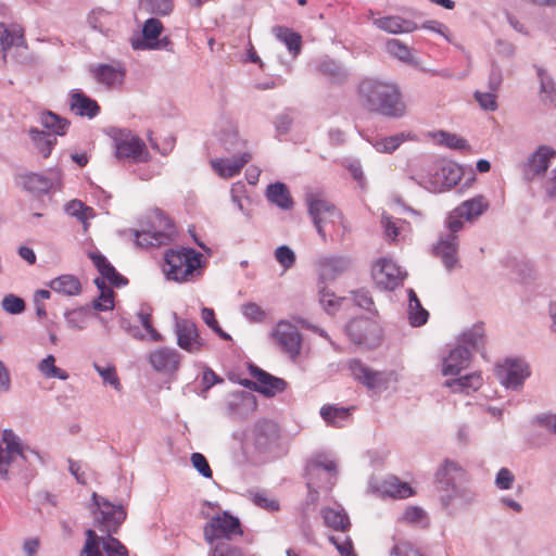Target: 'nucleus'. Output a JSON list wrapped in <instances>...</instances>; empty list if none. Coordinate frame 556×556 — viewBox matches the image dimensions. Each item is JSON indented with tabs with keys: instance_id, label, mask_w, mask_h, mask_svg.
Wrapping results in <instances>:
<instances>
[{
	"instance_id": "obj_9",
	"label": "nucleus",
	"mask_w": 556,
	"mask_h": 556,
	"mask_svg": "<svg viewBox=\"0 0 556 556\" xmlns=\"http://www.w3.org/2000/svg\"><path fill=\"white\" fill-rule=\"evenodd\" d=\"M164 30L163 23L155 18L150 17L146 20L142 25L141 36H134L130 38V46L136 51L146 50H163L174 52V42L168 36L161 37Z\"/></svg>"
},
{
	"instance_id": "obj_43",
	"label": "nucleus",
	"mask_w": 556,
	"mask_h": 556,
	"mask_svg": "<svg viewBox=\"0 0 556 556\" xmlns=\"http://www.w3.org/2000/svg\"><path fill=\"white\" fill-rule=\"evenodd\" d=\"M28 134L39 153L45 159L49 157L58 142L56 137L38 128H30Z\"/></svg>"
},
{
	"instance_id": "obj_54",
	"label": "nucleus",
	"mask_w": 556,
	"mask_h": 556,
	"mask_svg": "<svg viewBox=\"0 0 556 556\" xmlns=\"http://www.w3.org/2000/svg\"><path fill=\"white\" fill-rule=\"evenodd\" d=\"M80 556H106L102 553V541L100 536L91 529L86 531V542L80 552Z\"/></svg>"
},
{
	"instance_id": "obj_7",
	"label": "nucleus",
	"mask_w": 556,
	"mask_h": 556,
	"mask_svg": "<svg viewBox=\"0 0 556 556\" xmlns=\"http://www.w3.org/2000/svg\"><path fill=\"white\" fill-rule=\"evenodd\" d=\"M337 464L328 458L326 454H317L312 457L305 466L306 485L309 492L316 489L329 490L333 486L337 479Z\"/></svg>"
},
{
	"instance_id": "obj_32",
	"label": "nucleus",
	"mask_w": 556,
	"mask_h": 556,
	"mask_svg": "<svg viewBox=\"0 0 556 556\" xmlns=\"http://www.w3.org/2000/svg\"><path fill=\"white\" fill-rule=\"evenodd\" d=\"M353 407H340L337 405L325 404L320 408V417L327 426L341 428L351 419Z\"/></svg>"
},
{
	"instance_id": "obj_1",
	"label": "nucleus",
	"mask_w": 556,
	"mask_h": 556,
	"mask_svg": "<svg viewBox=\"0 0 556 556\" xmlns=\"http://www.w3.org/2000/svg\"><path fill=\"white\" fill-rule=\"evenodd\" d=\"M43 463L39 452L25 444L12 430L4 429L0 439V479L27 485L36 475L35 463Z\"/></svg>"
},
{
	"instance_id": "obj_2",
	"label": "nucleus",
	"mask_w": 556,
	"mask_h": 556,
	"mask_svg": "<svg viewBox=\"0 0 556 556\" xmlns=\"http://www.w3.org/2000/svg\"><path fill=\"white\" fill-rule=\"evenodd\" d=\"M442 508L451 516L468 509L477 501V492L462 482L466 470L456 462L445 459L434 473Z\"/></svg>"
},
{
	"instance_id": "obj_30",
	"label": "nucleus",
	"mask_w": 556,
	"mask_h": 556,
	"mask_svg": "<svg viewBox=\"0 0 556 556\" xmlns=\"http://www.w3.org/2000/svg\"><path fill=\"white\" fill-rule=\"evenodd\" d=\"M251 157L252 156L249 152H243L237 156L217 159L212 162V166L220 177L231 178L240 173L241 168L251 160Z\"/></svg>"
},
{
	"instance_id": "obj_27",
	"label": "nucleus",
	"mask_w": 556,
	"mask_h": 556,
	"mask_svg": "<svg viewBox=\"0 0 556 556\" xmlns=\"http://www.w3.org/2000/svg\"><path fill=\"white\" fill-rule=\"evenodd\" d=\"M70 109L81 117L94 118L100 113L98 102L80 89H72L68 94Z\"/></svg>"
},
{
	"instance_id": "obj_62",
	"label": "nucleus",
	"mask_w": 556,
	"mask_h": 556,
	"mask_svg": "<svg viewBox=\"0 0 556 556\" xmlns=\"http://www.w3.org/2000/svg\"><path fill=\"white\" fill-rule=\"evenodd\" d=\"M531 424L533 426L543 428L546 431H548L549 433L556 435V414L555 413L546 412V413L538 414L531 419Z\"/></svg>"
},
{
	"instance_id": "obj_29",
	"label": "nucleus",
	"mask_w": 556,
	"mask_h": 556,
	"mask_svg": "<svg viewBox=\"0 0 556 556\" xmlns=\"http://www.w3.org/2000/svg\"><path fill=\"white\" fill-rule=\"evenodd\" d=\"M471 351L468 348L458 345L450 351L442 364L443 376H457L469 366Z\"/></svg>"
},
{
	"instance_id": "obj_17",
	"label": "nucleus",
	"mask_w": 556,
	"mask_h": 556,
	"mask_svg": "<svg viewBox=\"0 0 556 556\" xmlns=\"http://www.w3.org/2000/svg\"><path fill=\"white\" fill-rule=\"evenodd\" d=\"M174 319L178 346L192 354L199 353L205 346V341L200 337L195 323L179 318L177 314H174Z\"/></svg>"
},
{
	"instance_id": "obj_33",
	"label": "nucleus",
	"mask_w": 556,
	"mask_h": 556,
	"mask_svg": "<svg viewBox=\"0 0 556 556\" xmlns=\"http://www.w3.org/2000/svg\"><path fill=\"white\" fill-rule=\"evenodd\" d=\"M489 208V202L483 195H477L464 201L456 207L458 216H463L466 222H473Z\"/></svg>"
},
{
	"instance_id": "obj_24",
	"label": "nucleus",
	"mask_w": 556,
	"mask_h": 556,
	"mask_svg": "<svg viewBox=\"0 0 556 556\" xmlns=\"http://www.w3.org/2000/svg\"><path fill=\"white\" fill-rule=\"evenodd\" d=\"M274 336L286 352L295 358L301 350V336L298 329L288 321H279Z\"/></svg>"
},
{
	"instance_id": "obj_49",
	"label": "nucleus",
	"mask_w": 556,
	"mask_h": 556,
	"mask_svg": "<svg viewBox=\"0 0 556 556\" xmlns=\"http://www.w3.org/2000/svg\"><path fill=\"white\" fill-rule=\"evenodd\" d=\"M40 122L42 124V126L49 130H51L53 134L52 135H59V136H62V135H65L68 126H70V122L65 118H62L60 117L59 115L48 111L46 113H43L40 117Z\"/></svg>"
},
{
	"instance_id": "obj_50",
	"label": "nucleus",
	"mask_w": 556,
	"mask_h": 556,
	"mask_svg": "<svg viewBox=\"0 0 556 556\" xmlns=\"http://www.w3.org/2000/svg\"><path fill=\"white\" fill-rule=\"evenodd\" d=\"M139 8L152 15H168L174 9L173 0H139Z\"/></svg>"
},
{
	"instance_id": "obj_47",
	"label": "nucleus",
	"mask_w": 556,
	"mask_h": 556,
	"mask_svg": "<svg viewBox=\"0 0 556 556\" xmlns=\"http://www.w3.org/2000/svg\"><path fill=\"white\" fill-rule=\"evenodd\" d=\"M318 71L332 81L340 83L346 78V72L337 61L326 58L320 60Z\"/></svg>"
},
{
	"instance_id": "obj_37",
	"label": "nucleus",
	"mask_w": 556,
	"mask_h": 556,
	"mask_svg": "<svg viewBox=\"0 0 556 556\" xmlns=\"http://www.w3.org/2000/svg\"><path fill=\"white\" fill-rule=\"evenodd\" d=\"M48 286L54 292L66 296H75L81 292V283L79 279L70 274L61 275L52 279Z\"/></svg>"
},
{
	"instance_id": "obj_42",
	"label": "nucleus",
	"mask_w": 556,
	"mask_h": 556,
	"mask_svg": "<svg viewBox=\"0 0 556 556\" xmlns=\"http://www.w3.org/2000/svg\"><path fill=\"white\" fill-rule=\"evenodd\" d=\"M371 327L372 323L368 318H353L345 326V332L352 342L363 344L366 342L367 333Z\"/></svg>"
},
{
	"instance_id": "obj_20",
	"label": "nucleus",
	"mask_w": 556,
	"mask_h": 556,
	"mask_svg": "<svg viewBox=\"0 0 556 556\" xmlns=\"http://www.w3.org/2000/svg\"><path fill=\"white\" fill-rule=\"evenodd\" d=\"M151 367L159 374L173 376L180 366L181 355L173 348H157L148 355Z\"/></svg>"
},
{
	"instance_id": "obj_5",
	"label": "nucleus",
	"mask_w": 556,
	"mask_h": 556,
	"mask_svg": "<svg viewBox=\"0 0 556 556\" xmlns=\"http://www.w3.org/2000/svg\"><path fill=\"white\" fill-rule=\"evenodd\" d=\"M460 167L445 160L433 161L428 166V175L419 179L412 177L416 182L431 192H442L457 185L460 180Z\"/></svg>"
},
{
	"instance_id": "obj_28",
	"label": "nucleus",
	"mask_w": 556,
	"mask_h": 556,
	"mask_svg": "<svg viewBox=\"0 0 556 556\" xmlns=\"http://www.w3.org/2000/svg\"><path fill=\"white\" fill-rule=\"evenodd\" d=\"M88 257L92 261L102 278L108 280L113 287L122 288L128 285V279L121 275L99 251L88 252Z\"/></svg>"
},
{
	"instance_id": "obj_64",
	"label": "nucleus",
	"mask_w": 556,
	"mask_h": 556,
	"mask_svg": "<svg viewBox=\"0 0 556 556\" xmlns=\"http://www.w3.org/2000/svg\"><path fill=\"white\" fill-rule=\"evenodd\" d=\"M328 540L332 545H334L341 556H356L352 539L349 535L344 536V539L336 535H329Z\"/></svg>"
},
{
	"instance_id": "obj_15",
	"label": "nucleus",
	"mask_w": 556,
	"mask_h": 556,
	"mask_svg": "<svg viewBox=\"0 0 556 556\" xmlns=\"http://www.w3.org/2000/svg\"><path fill=\"white\" fill-rule=\"evenodd\" d=\"M371 276L379 289L391 291L403 282L406 271L392 260L382 257L374 264Z\"/></svg>"
},
{
	"instance_id": "obj_56",
	"label": "nucleus",
	"mask_w": 556,
	"mask_h": 556,
	"mask_svg": "<svg viewBox=\"0 0 556 556\" xmlns=\"http://www.w3.org/2000/svg\"><path fill=\"white\" fill-rule=\"evenodd\" d=\"M100 539L102 541V549L106 556H128L127 547L118 539L112 536V534H106Z\"/></svg>"
},
{
	"instance_id": "obj_8",
	"label": "nucleus",
	"mask_w": 556,
	"mask_h": 556,
	"mask_svg": "<svg viewBox=\"0 0 556 556\" xmlns=\"http://www.w3.org/2000/svg\"><path fill=\"white\" fill-rule=\"evenodd\" d=\"M91 501L96 506L92 513L97 528L106 534L116 533L127 517L125 508L119 504L111 503L96 492L92 493Z\"/></svg>"
},
{
	"instance_id": "obj_3",
	"label": "nucleus",
	"mask_w": 556,
	"mask_h": 556,
	"mask_svg": "<svg viewBox=\"0 0 556 556\" xmlns=\"http://www.w3.org/2000/svg\"><path fill=\"white\" fill-rule=\"evenodd\" d=\"M357 93L363 106L371 113L389 118H401L406 113L402 92L394 83L366 77L361 80Z\"/></svg>"
},
{
	"instance_id": "obj_51",
	"label": "nucleus",
	"mask_w": 556,
	"mask_h": 556,
	"mask_svg": "<svg viewBox=\"0 0 556 556\" xmlns=\"http://www.w3.org/2000/svg\"><path fill=\"white\" fill-rule=\"evenodd\" d=\"M64 210L67 215L76 217L85 227L87 226L88 219L93 217V208L87 206L80 200H71L65 204Z\"/></svg>"
},
{
	"instance_id": "obj_16",
	"label": "nucleus",
	"mask_w": 556,
	"mask_h": 556,
	"mask_svg": "<svg viewBox=\"0 0 556 556\" xmlns=\"http://www.w3.org/2000/svg\"><path fill=\"white\" fill-rule=\"evenodd\" d=\"M348 367L354 379L372 392L380 393L389 386V379L384 372L372 370L357 358L349 361Z\"/></svg>"
},
{
	"instance_id": "obj_41",
	"label": "nucleus",
	"mask_w": 556,
	"mask_h": 556,
	"mask_svg": "<svg viewBox=\"0 0 556 556\" xmlns=\"http://www.w3.org/2000/svg\"><path fill=\"white\" fill-rule=\"evenodd\" d=\"M408 307L407 318L413 327L424 326L429 319V312L422 307L420 300L413 289L407 290Z\"/></svg>"
},
{
	"instance_id": "obj_4",
	"label": "nucleus",
	"mask_w": 556,
	"mask_h": 556,
	"mask_svg": "<svg viewBox=\"0 0 556 556\" xmlns=\"http://www.w3.org/2000/svg\"><path fill=\"white\" fill-rule=\"evenodd\" d=\"M164 273L168 280L190 282L202 275L203 255L193 248L168 249L164 254Z\"/></svg>"
},
{
	"instance_id": "obj_61",
	"label": "nucleus",
	"mask_w": 556,
	"mask_h": 556,
	"mask_svg": "<svg viewBox=\"0 0 556 556\" xmlns=\"http://www.w3.org/2000/svg\"><path fill=\"white\" fill-rule=\"evenodd\" d=\"M352 295L356 306L369 313H377L372 296L368 290L361 288L353 291Z\"/></svg>"
},
{
	"instance_id": "obj_21",
	"label": "nucleus",
	"mask_w": 556,
	"mask_h": 556,
	"mask_svg": "<svg viewBox=\"0 0 556 556\" xmlns=\"http://www.w3.org/2000/svg\"><path fill=\"white\" fill-rule=\"evenodd\" d=\"M279 437L278 425L269 419L258 420L251 430V440L255 448L262 452L277 445Z\"/></svg>"
},
{
	"instance_id": "obj_60",
	"label": "nucleus",
	"mask_w": 556,
	"mask_h": 556,
	"mask_svg": "<svg viewBox=\"0 0 556 556\" xmlns=\"http://www.w3.org/2000/svg\"><path fill=\"white\" fill-rule=\"evenodd\" d=\"M243 317L251 323H263L266 318L265 311L254 302H247L241 305Z\"/></svg>"
},
{
	"instance_id": "obj_38",
	"label": "nucleus",
	"mask_w": 556,
	"mask_h": 556,
	"mask_svg": "<svg viewBox=\"0 0 556 556\" xmlns=\"http://www.w3.org/2000/svg\"><path fill=\"white\" fill-rule=\"evenodd\" d=\"M483 379L480 372H471L459 378L447 379L445 387L453 392H463L469 394L477 391L482 386Z\"/></svg>"
},
{
	"instance_id": "obj_26",
	"label": "nucleus",
	"mask_w": 556,
	"mask_h": 556,
	"mask_svg": "<svg viewBox=\"0 0 556 556\" xmlns=\"http://www.w3.org/2000/svg\"><path fill=\"white\" fill-rule=\"evenodd\" d=\"M318 266L323 280H334L351 269L352 258L345 255L324 256L319 258Z\"/></svg>"
},
{
	"instance_id": "obj_22",
	"label": "nucleus",
	"mask_w": 556,
	"mask_h": 556,
	"mask_svg": "<svg viewBox=\"0 0 556 556\" xmlns=\"http://www.w3.org/2000/svg\"><path fill=\"white\" fill-rule=\"evenodd\" d=\"M256 396L250 391H237L227 400V414L232 419H244L255 412Z\"/></svg>"
},
{
	"instance_id": "obj_40",
	"label": "nucleus",
	"mask_w": 556,
	"mask_h": 556,
	"mask_svg": "<svg viewBox=\"0 0 556 556\" xmlns=\"http://www.w3.org/2000/svg\"><path fill=\"white\" fill-rule=\"evenodd\" d=\"M273 33L277 40L286 45L292 56H298L302 50V37L299 33L286 26H276Z\"/></svg>"
},
{
	"instance_id": "obj_48",
	"label": "nucleus",
	"mask_w": 556,
	"mask_h": 556,
	"mask_svg": "<svg viewBox=\"0 0 556 556\" xmlns=\"http://www.w3.org/2000/svg\"><path fill=\"white\" fill-rule=\"evenodd\" d=\"M38 370L45 378H56L60 380H67L68 374L55 366V357L52 354L47 355L37 365Z\"/></svg>"
},
{
	"instance_id": "obj_53",
	"label": "nucleus",
	"mask_w": 556,
	"mask_h": 556,
	"mask_svg": "<svg viewBox=\"0 0 556 556\" xmlns=\"http://www.w3.org/2000/svg\"><path fill=\"white\" fill-rule=\"evenodd\" d=\"M386 49L390 55L406 64L415 63L410 49L397 39L388 40L386 43Z\"/></svg>"
},
{
	"instance_id": "obj_58",
	"label": "nucleus",
	"mask_w": 556,
	"mask_h": 556,
	"mask_svg": "<svg viewBox=\"0 0 556 556\" xmlns=\"http://www.w3.org/2000/svg\"><path fill=\"white\" fill-rule=\"evenodd\" d=\"M66 325L73 330H83L86 328L87 314L83 308L70 309L64 313Z\"/></svg>"
},
{
	"instance_id": "obj_10",
	"label": "nucleus",
	"mask_w": 556,
	"mask_h": 556,
	"mask_svg": "<svg viewBox=\"0 0 556 556\" xmlns=\"http://www.w3.org/2000/svg\"><path fill=\"white\" fill-rule=\"evenodd\" d=\"M242 534L243 530L239 518L227 510L213 516L203 528L204 540L211 547L216 544V541L229 542L232 538Z\"/></svg>"
},
{
	"instance_id": "obj_23",
	"label": "nucleus",
	"mask_w": 556,
	"mask_h": 556,
	"mask_svg": "<svg viewBox=\"0 0 556 556\" xmlns=\"http://www.w3.org/2000/svg\"><path fill=\"white\" fill-rule=\"evenodd\" d=\"M118 137H114L115 156L118 160L140 161L142 154L147 152L144 142L140 138L131 136L130 132L118 130Z\"/></svg>"
},
{
	"instance_id": "obj_18",
	"label": "nucleus",
	"mask_w": 556,
	"mask_h": 556,
	"mask_svg": "<svg viewBox=\"0 0 556 556\" xmlns=\"http://www.w3.org/2000/svg\"><path fill=\"white\" fill-rule=\"evenodd\" d=\"M93 80L106 90L119 89L125 81L126 68L122 63H99L89 67Z\"/></svg>"
},
{
	"instance_id": "obj_57",
	"label": "nucleus",
	"mask_w": 556,
	"mask_h": 556,
	"mask_svg": "<svg viewBox=\"0 0 556 556\" xmlns=\"http://www.w3.org/2000/svg\"><path fill=\"white\" fill-rule=\"evenodd\" d=\"M435 138L440 144L445 146L452 150H464L468 147V143L464 138L444 130L438 131L435 134Z\"/></svg>"
},
{
	"instance_id": "obj_12",
	"label": "nucleus",
	"mask_w": 556,
	"mask_h": 556,
	"mask_svg": "<svg viewBox=\"0 0 556 556\" xmlns=\"http://www.w3.org/2000/svg\"><path fill=\"white\" fill-rule=\"evenodd\" d=\"M555 157L554 148L546 144L539 146L520 165L523 181L531 184L535 179L543 178Z\"/></svg>"
},
{
	"instance_id": "obj_14",
	"label": "nucleus",
	"mask_w": 556,
	"mask_h": 556,
	"mask_svg": "<svg viewBox=\"0 0 556 556\" xmlns=\"http://www.w3.org/2000/svg\"><path fill=\"white\" fill-rule=\"evenodd\" d=\"M249 370L254 380L244 379L242 384L250 390L256 391L267 397H271L277 393L283 392L287 388L286 380L270 375L254 364L249 366Z\"/></svg>"
},
{
	"instance_id": "obj_34",
	"label": "nucleus",
	"mask_w": 556,
	"mask_h": 556,
	"mask_svg": "<svg viewBox=\"0 0 556 556\" xmlns=\"http://www.w3.org/2000/svg\"><path fill=\"white\" fill-rule=\"evenodd\" d=\"M534 67L540 81L542 103L549 108H556V84L554 78L543 67L538 65Z\"/></svg>"
},
{
	"instance_id": "obj_31",
	"label": "nucleus",
	"mask_w": 556,
	"mask_h": 556,
	"mask_svg": "<svg viewBox=\"0 0 556 556\" xmlns=\"http://www.w3.org/2000/svg\"><path fill=\"white\" fill-rule=\"evenodd\" d=\"M0 45L4 53L12 47H26L24 28L18 24L0 23Z\"/></svg>"
},
{
	"instance_id": "obj_36",
	"label": "nucleus",
	"mask_w": 556,
	"mask_h": 556,
	"mask_svg": "<svg viewBox=\"0 0 556 556\" xmlns=\"http://www.w3.org/2000/svg\"><path fill=\"white\" fill-rule=\"evenodd\" d=\"M375 24L378 28L390 34L412 33L417 29V24L413 21L400 16H384L377 18Z\"/></svg>"
},
{
	"instance_id": "obj_46",
	"label": "nucleus",
	"mask_w": 556,
	"mask_h": 556,
	"mask_svg": "<svg viewBox=\"0 0 556 556\" xmlns=\"http://www.w3.org/2000/svg\"><path fill=\"white\" fill-rule=\"evenodd\" d=\"M409 132H399L389 137L376 139L372 142V147L380 153H392L394 152L404 141L412 139Z\"/></svg>"
},
{
	"instance_id": "obj_13",
	"label": "nucleus",
	"mask_w": 556,
	"mask_h": 556,
	"mask_svg": "<svg viewBox=\"0 0 556 556\" xmlns=\"http://www.w3.org/2000/svg\"><path fill=\"white\" fill-rule=\"evenodd\" d=\"M530 375L531 369L529 364L520 357L506 358L497 366L500 382L508 390H521Z\"/></svg>"
},
{
	"instance_id": "obj_44",
	"label": "nucleus",
	"mask_w": 556,
	"mask_h": 556,
	"mask_svg": "<svg viewBox=\"0 0 556 556\" xmlns=\"http://www.w3.org/2000/svg\"><path fill=\"white\" fill-rule=\"evenodd\" d=\"M382 493L393 498H408L414 495V490L407 482L392 476L383 481Z\"/></svg>"
},
{
	"instance_id": "obj_59",
	"label": "nucleus",
	"mask_w": 556,
	"mask_h": 556,
	"mask_svg": "<svg viewBox=\"0 0 556 556\" xmlns=\"http://www.w3.org/2000/svg\"><path fill=\"white\" fill-rule=\"evenodd\" d=\"M93 368L100 375L104 383L112 386L117 391L121 390V381L113 365L102 367L99 364L93 363Z\"/></svg>"
},
{
	"instance_id": "obj_25",
	"label": "nucleus",
	"mask_w": 556,
	"mask_h": 556,
	"mask_svg": "<svg viewBox=\"0 0 556 556\" xmlns=\"http://www.w3.org/2000/svg\"><path fill=\"white\" fill-rule=\"evenodd\" d=\"M458 236L445 233L440 236L437 244L433 245V254L439 257L447 270H451L457 263Z\"/></svg>"
},
{
	"instance_id": "obj_39",
	"label": "nucleus",
	"mask_w": 556,
	"mask_h": 556,
	"mask_svg": "<svg viewBox=\"0 0 556 556\" xmlns=\"http://www.w3.org/2000/svg\"><path fill=\"white\" fill-rule=\"evenodd\" d=\"M266 197L269 202L283 211H288L293 207V200L288 187L283 182L277 181L275 184H270L267 187Z\"/></svg>"
},
{
	"instance_id": "obj_55",
	"label": "nucleus",
	"mask_w": 556,
	"mask_h": 556,
	"mask_svg": "<svg viewBox=\"0 0 556 556\" xmlns=\"http://www.w3.org/2000/svg\"><path fill=\"white\" fill-rule=\"evenodd\" d=\"M219 141L227 151H235L243 144L240 140L237 128L228 124L219 134Z\"/></svg>"
},
{
	"instance_id": "obj_45",
	"label": "nucleus",
	"mask_w": 556,
	"mask_h": 556,
	"mask_svg": "<svg viewBox=\"0 0 556 556\" xmlns=\"http://www.w3.org/2000/svg\"><path fill=\"white\" fill-rule=\"evenodd\" d=\"M459 341L463 346L468 348L470 351H479L484 345V328L483 324H476L470 329L465 330Z\"/></svg>"
},
{
	"instance_id": "obj_11",
	"label": "nucleus",
	"mask_w": 556,
	"mask_h": 556,
	"mask_svg": "<svg viewBox=\"0 0 556 556\" xmlns=\"http://www.w3.org/2000/svg\"><path fill=\"white\" fill-rule=\"evenodd\" d=\"M306 202L313 224L320 238L326 241V225L341 223L343 220L342 213L331 202L315 194H308Z\"/></svg>"
},
{
	"instance_id": "obj_6",
	"label": "nucleus",
	"mask_w": 556,
	"mask_h": 556,
	"mask_svg": "<svg viewBox=\"0 0 556 556\" xmlns=\"http://www.w3.org/2000/svg\"><path fill=\"white\" fill-rule=\"evenodd\" d=\"M177 235L174 223L161 210L154 212L149 229L135 231V243L142 248L168 245Z\"/></svg>"
},
{
	"instance_id": "obj_19",
	"label": "nucleus",
	"mask_w": 556,
	"mask_h": 556,
	"mask_svg": "<svg viewBox=\"0 0 556 556\" xmlns=\"http://www.w3.org/2000/svg\"><path fill=\"white\" fill-rule=\"evenodd\" d=\"M13 181L17 188L33 195L47 194L53 187V181L50 177L24 168L15 170Z\"/></svg>"
},
{
	"instance_id": "obj_52",
	"label": "nucleus",
	"mask_w": 556,
	"mask_h": 556,
	"mask_svg": "<svg viewBox=\"0 0 556 556\" xmlns=\"http://www.w3.org/2000/svg\"><path fill=\"white\" fill-rule=\"evenodd\" d=\"M137 317L140 320L144 330L150 334V339L154 342H161L163 336L152 325V308L149 304L142 303L137 312Z\"/></svg>"
},
{
	"instance_id": "obj_35",
	"label": "nucleus",
	"mask_w": 556,
	"mask_h": 556,
	"mask_svg": "<svg viewBox=\"0 0 556 556\" xmlns=\"http://www.w3.org/2000/svg\"><path fill=\"white\" fill-rule=\"evenodd\" d=\"M324 523L334 531L348 532L351 528V521L344 509L324 507L320 510Z\"/></svg>"
},
{
	"instance_id": "obj_63",
	"label": "nucleus",
	"mask_w": 556,
	"mask_h": 556,
	"mask_svg": "<svg viewBox=\"0 0 556 556\" xmlns=\"http://www.w3.org/2000/svg\"><path fill=\"white\" fill-rule=\"evenodd\" d=\"M210 554L211 556H244L240 547L226 541L216 542V544L211 547Z\"/></svg>"
}]
</instances>
